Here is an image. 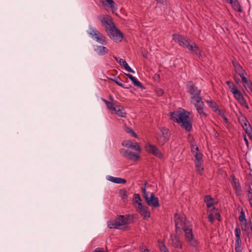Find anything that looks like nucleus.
I'll list each match as a JSON object with an SVG mask.
<instances>
[{"label": "nucleus", "mask_w": 252, "mask_h": 252, "mask_svg": "<svg viewBox=\"0 0 252 252\" xmlns=\"http://www.w3.org/2000/svg\"><path fill=\"white\" fill-rule=\"evenodd\" d=\"M141 190L143 196L145 200L147 199L149 196L146 189V184H145L144 186L141 188Z\"/></svg>", "instance_id": "obj_34"}, {"label": "nucleus", "mask_w": 252, "mask_h": 252, "mask_svg": "<svg viewBox=\"0 0 252 252\" xmlns=\"http://www.w3.org/2000/svg\"><path fill=\"white\" fill-rule=\"evenodd\" d=\"M206 102L208 104V102L212 101V100L211 99H207L206 100Z\"/></svg>", "instance_id": "obj_61"}, {"label": "nucleus", "mask_w": 252, "mask_h": 252, "mask_svg": "<svg viewBox=\"0 0 252 252\" xmlns=\"http://www.w3.org/2000/svg\"><path fill=\"white\" fill-rule=\"evenodd\" d=\"M184 231L186 239L189 245L193 247L196 246L197 245V242L193 237L191 225L184 229Z\"/></svg>", "instance_id": "obj_8"}, {"label": "nucleus", "mask_w": 252, "mask_h": 252, "mask_svg": "<svg viewBox=\"0 0 252 252\" xmlns=\"http://www.w3.org/2000/svg\"><path fill=\"white\" fill-rule=\"evenodd\" d=\"M241 78H242V80L243 81V82L245 84H246V85H247L249 83H250V82H249L247 79V78L245 76V73L243 74H240V76Z\"/></svg>", "instance_id": "obj_41"}, {"label": "nucleus", "mask_w": 252, "mask_h": 252, "mask_svg": "<svg viewBox=\"0 0 252 252\" xmlns=\"http://www.w3.org/2000/svg\"><path fill=\"white\" fill-rule=\"evenodd\" d=\"M102 100L106 104L108 109L112 113H113L114 110H116L115 108L116 107V106H115V104L113 102H109L103 98H102Z\"/></svg>", "instance_id": "obj_26"}, {"label": "nucleus", "mask_w": 252, "mask_h": 252, "mask_svg": "<svg viewBox=\"0 0 252 252\" xmlns=\"http://www.w3.org/2000/svg\"><path fill=\"white\" fill-rule=\"evenodd\" d=\"M247 86L248 88L250 89L251 92L252 93V83L250 82Z\"/></svg>", "instance_id": "obj_51"}, {"label": "nucleus", "mask_w": 252, "mask_h": 252, "mask_svg": "<svg viewBox=\"0 0 252 252\" xmlns=\"http://www.w3.org/2000/svg\"><path fill=\"white\" fill-rule=\"evenodd\" d=\"M119 63L120 65L124 66L125 68L129 72L133 73H135L134 71L129 67V66L125 60L123 59L119 60Z\"/></svg>", "instance_id": "obj_23"}, {"label": "nucleus", "mask_w": 252, "mask_h": 252, "mask_svg": "<svg viewBox=\"0 0 252 252\" xmlns=\"http://www.w3.org/2000/svg\"><path fill=\"white\" fill-rule=\"evenodd\" d=\"M236 237H240L241 235V230L239 228H236L235 230Z\"/></svg>", "instance_id": "obj_42"}, {"label": "nucleus", "mask_w": 252, "mask_h": 252, "mask_svg": "<svg viewBox=\"0 0 252 252\" xmlns=\"http://www.w3.org/2000/svg\"><path fill=\"white\" fill-rule=\"evenodd\" d=\"M236 180V179L235 178H233V187L235 189L237 192L240 193L241 191V187L240 184L238 183H237Z\"/></svg>", "instance_id": "obj_30"}, {"label": "nucleus", "mask_w": 252, "mask_h": 252, "mask_svg": "<svg viewBox=\"0 0 252 252\" xmlns=\"http://www.w3.org/2000/svg\"><path fill=\"white\" fill-rule=\"evenodd\" d=\"M173 39L179 43L180 46L188 49L192 54H195L198 57H201L198 47L195 44H191V40L189 38L181 34L174 33L172 35Z\"/></svg>", "instance_id": "obj_3"}, {"label": "nucleus", "mask_w": 252, "mask_h": 252, "mask_svg": "<svg viewBox=\"0 0 252 252\" xmlns=\"http://www.w3.org/2000/svg\"><path fill=\"white\" fill-rule=\"evenodd\" d=\"M137 209L138 212L144 219H147L150 218V213L149 208L147 206L140 204L139 207H137Z\"/></svg>", "instance_id": "obj_14"}, {"label": "nucleus", "mask_w": 252, "mask_h": 252, "mask_svg": "<svg viewBox=\"0 0 252 252\" xmlns=\"http://www.w3.org/2000/svg\"><path fill=\"white\" fill-rule=\"evenodd\" d=\"M157 95L160 96L163 94V91L161 89H158L156 91Z\"/></svg>", "instance_id": "obj_45"}, {"label": "nucleus", "mask_w": 252, "mask_h": 252, "mask_svg": "<svg viewBox=\"0 0 252 252\" xmlns=\"http://www.w3.org/2000/svg\"><path fill=\"white\" fill-rule=\"evenodd\" d=\"M126 131L127 133H129L133 137H136V136L135 133L132 129H130L129 128H126Z\"/></svg>", "instance_id": "obj_39"}, {"label": "nucleus", "mask_w": 252, "mask_h": 252, "mask_svg": "<svg viewBox=\"0 0 252 252\" xmlns=\"http://www.w3.org/2000/svg\"><path fill=\"white\" fill-rule=\"evenodd\" d=\"M247 136H248V135H245L244 136V140H245V142H248V139H247Z\"/></svg>", "instance_id": "obj_57"}, {"label": "nucleus", "mask_w": 252, "mask_h": 252, "mask_svg": "<svg viewBox=\"0 0 252 252\" xmlns=\"http://www.w3.org/2000/svg\"><path fill=\"white\" fill-rule=\"evenodd\" d=\"M191 151L192 153L193 152H195L196 151H198V147L196 145H192Z\"/></svg>", "instance_id": "obj_44"}, {"label": "nucleus", "mask_w": 252, "mask_h": 252, "mask_svg": "<svg viewBox=\"0 0 252 252\" xmlns=\"http://www.w3.org/2000/svg\"><path fill=\"white\" fill-rule=\"evenodd\" d=\"M108 179L110 181L117 184H125L126 182L124 179L112 176H109Z\"/></svg>", "instance_id": "obj_22"}, {"label": "nucleus", "mask_w": 252, "mask_h": 252, "mask_svg": "<svg viewBox=\"0 0 252 252\" xmlns=\"http://www.w3.org/2000/svg\"><path fill=\"white\" fill-rule=\"evenodd\" d=\"M239 220L241 222V223L242 222H246L245 213L243 211H241V215L239 218Z\"/></svg>", "instance_id": "obj_37"}, {"label": "nucleus", "mask_w": 252, "mask_h": 252, "mask_svg": "<svg viewBox=\"0 0 252 252\" xmlns=\"http://www.w3.org/2000/svg\"><path fill=\"white\" fill-rule=\"evenodd\" d=\"M126 75L130 79L135 86L141 88H143L142 84L140 82L138 81L132 75L130 74H126Z\"/></svg>", "instance_id": "obj_24"}, {"label": "nucleus", "mask_w": 252, "mask_h": 252, "mask_svg": "<svg viewBox=\"0 0 252 252\" xmlns=\"http://www.w3.org/2000/svg\"><path fill=\"white\" fill-rule=\"evenodd\" d=\"M241 125L247 134L249 139L252 141V128L245 118L243 117L240 121Z\"/></svg>", "instance_id": "obj_10"}, {"label": "nucleus", "mask_w": 252, "mask_h": 252, "mask_svg": "<svg viewBox=\"0 0 252 252\" xmlns=\"http://www.w3.org/2000/svg\"><path fill=\"white\" fill-rule=\"evenodd\" d=\"M232 93H233L235 97L240 102H242L244 100V98L241 93L235 86H233L232 88Z\"/></svg>", "instance_id": "obj_15"}, {"label": "nucleus", "mask_w": 252, "mask_h": 252, "mask_svg": "<svg viewBox=\"0 0 252 252\" xmlns=\"http://www.w3.org/2000/svg\"><path fill=\"white\" fill-rule=\"evenodd\" d=\"M193 155V156L195 157H196L197 155H199V154H200V152H199V151H196L195 152H193L192 153Z\"/></svg>", "instance_id": "obj_53"}, {"label": "nucleus", "mask_w": 252, "mask_h": 252, "mask_svg": "<svg viewBox=\"0 0 252 252\" xmlns=\"http://www.w3.org/2000/svg\"><path fill=\"white\" fill-rule=\"evenodd\" d=\"M109 37L115 41H121L123 38L122 33L115 26L107 32Z\"/></svg>", "instance_id": "obj_7"}, {"label": "nucleus", "mask_w": 252, "mask_h": 252, "mask_svg": "<svg viewBox=\"0 0 252 252\" xmlns=\"http://www.w3.org/2000/svg\"><path fill=\"white\" fill-rule=\"evenodd\" d=\"M145 247H145V246H142V249L143 251H144Z\"/></svg>", "instance_id": "obj_63"}, {"label": "nucleus", "mask_w": 252, "mask_h": 252, "mask_svg": "<svg viewBox=\"0 0 252 252\" xmlns=\"http://www.w3.org/2000/svg\"><path fill=\"white\" fill-rule=\"evenodd\" d=\"M204 202L206 203L208 208L211 207L213 205V199L209 195H206L204 197Z\"/></svg>", "instance_id": "obj_27"}, {"label": "nucleus", "mask_w": 252, "mask_h": 252, "mask_svg": "<svg viewBox=\"0 0 252 252\" xmlns=\"http://www.w3.org/2000/svg\"><path fill=\"white\" fill-rule=\"evenodd\" d=\"M114 58H115V60H116L117 62H118V63H119V60H120V59L119 58H117V57H114Z\"/></svg>", "instance_id": "obj_59"}, {"label": "nucleus", "mask_w": 252, "mask_h": 252, "mask_svg": "<svg viewBox=\"0 0 252 252\" xmlns=\"http://www.w3.org/2000/svg\"><path fill=\"white\" fill-rule=\"evenodd\" d=\"M88 34L97 42L102 45H106L107 41L106 37L101 32H100L96 29L89 26L87 31Z\"/></svg>", "instance_id": "obj_4"}, {"label": "nucleus", "mask_w": 252, "mask_h": 252, "mask_svg": "<svg viewBox=\"0 0 252 252\" xmlns=\"http://www.w3.org/2000/svg\"><path fill=\"white\" fill-rule=\"evenodd\" d=\"M235 252H242L241 248H235Z\"/></svg>", "instance_id": "obj_55"}, {"label": "nucleus", "mask_w": 252, "mask_h": 252, "mask_svg": "<svg viewBox=\"0 0 252 252\" xmlns=\"http://www.w3.org/2000/svg\"><path fill=\"white\" fill-rule=\"evenodd\" d=\"M149 251L148 249L145 247L144 251H143L142 252H148Z\"/></svg>", "instance_id": "obj_58"}, {"label": "nucleus", "mask_w": 252, "mask_h": 252, "mask_svg": "<svg viewBox=\"0 0 252 252\" xmlns=\"http://www.w3.org/2000/svg\"><path fill=\"white\" fill-rule=\"evenodd\" d=\"M251 206L252 207V197L248 198Z\"/></svg>", "instance_id": "obj_54"}, {"label": "nucleus", "mask_w": 252, "mask_h": 252, "mask_svg": "<svg viewBox=\"0 0 252 252\" xmlns=\"http://www.w3.org/2000/svg\"><path fill=\"white\" fill-rule=\"evenodd\" d=\"M171 240L172 242V244L174 245V246L176 248H181V243L180 242V239L179 238L175 235L171 236Z\"/></svg>", "instance_id": "obj_25"}, {"label": "nucleus", "mask_w": 252, "mask_h": 252, "mask_svg": "<svg viewBox=\"0 0 252 252\" xmlns=\"http://www.w3.org/2000/svg\"><path fill=\"white\" fill-rule=\"evenodd\" d=\"M102 4L106 6L111 8L112 10L115 9V3L113 0H99Z\"/></svg>", "instance_id": "obj_19"}, {"label": "nucleus", "mask_w": 252, "mask_h": 252, "mask_svg": "<svg viewBox=\"0 0 252 252\" xmlns=\"http://www.w3.org/2000/svg\"><path fill=\"white\" fill-rule=\"evenodd\" d=\"M174 221L176 231H180L181 229L184 230L191 225L190 222L187 220L185 216H180L177 214L174 216Z\"/></svg>", "instance_id": "obj_6"}, {"label": "nucleus", "mask_w": 252, "mask_h": 252, "mask_svg": "<svg viewBox=\"0 0 252 252\" xmlns=\"http://www.w3.org/2000/svg\"><path fill=\"white\" fill-rule=\"evenodd\" d=\"M228 2L231 4L232 7L238 12H242V9L239 2L237 0H226Z\"/></svg>", "instance_id": "obj_18"}, {"label": "nucleus", "mask_w": 252, "mask_h": 252, "mask_svg": "<svg viewBox=\"0 0 252 252\" xmlns=\"http://www.w3.org/2000/svg\"><path fill=\"white\" fill-rule=\"evenodd\" d=\"M145 201L148 205L153 208H156L160 205L158 198L155 195L153 192L150 194V196Z\"/></svg>", "instance_id": "obj_11"}, {"label": "nucleus", "mask_w": 252, "mask_h": 252, "mask_svg": "<svg viewBox=\"0 0 252 252\" xmlns=\"http://www.w3.org/2000/svg\"><path fill=\"white\" fill-rule=\"evenodd\" d=\"M188 93L191 95L190 101L194 105L201 117H206L207 115L204 110V103L200 96L201 91L192 83L187 84Z\"/></svg>", "instance_id": "obj_1"}, {"label": "nucleus", "mask_w": 252, "mask_h": 252, "mask_svg": "<svg viewBox=\"0 0 252 252\" xmlns=\"http://www.w3.org/2000/svg\"><path fill=\"white\" fill-rule=\"evenodd\" d=\"M190 113L183 109L171 112V119L174 122L179 124L180 126L187 131L192 129V119L189 116Z\"/></svg>", "instance_id": "obj_2"}, {"label": "nucleus", "mask_w": 252, "mask_h": 252, "mask_svg": "<svg viewBox=\"0 0 252 252\" xmlns=\"http://www.w3.org/2000/svg\"><path fill=\"white\" fill-rule=\"evenodd\" d=\"M127 222V217L121 215L115 219L109 221L107 222V226L111 229H121V227L126 224Z\"/></svg>", "instance_id": "obj_5"}, {"label": "nucleus", "mask_w": 252, "mask_h": 252, "mask_svg": "<svg viewBox=\"0 0 252 252\" xmlns=\"http://www.w3.org/2000/svg\"><path fill=\"white\" fill-rule=\"evenodd\" d=\"M92 252H105L101 249H96Z\"/></svg>", "instance_id": "obj_52"}, {"label": "nucleus", "mask_w": 252, "mask_h": 252, "mask_svg": "<svg viewBox=\"0 0 252 252\" xmlns=\"http://www.w3.org/2000/svg\"><path fill=\"white\" fill-rule=\"evenodd\" d=\"M247 197H248V198L252 197V189L251 188H250V189L248 190Z\"/></svg>", "instance_id": "obj_49"}, {"label": "nucleus", "mask_w": 252, "mask_h": 252, "mask_svg": "<svg viewBox=\"0 0 252 252\" xmlns=\"http://www.w3.org/2000/svg\"><path fill=\"white\" fill-rule=\"evenodd\" d=\"M95 51L99 55H103L108 52V49L104 46L97 45L94 49Z\"/></svg>", "instance_id": "obj_21"}, {"label": "nucleus", "mask_w": 252, "mask_h": 252, "mask_svg": "<svg viewBox=\"0 0 252 252\" xmlns=\"http://www.w3.org/2000/svg\"><path fill=\"white\" fill-rule=\"evenodd\" d=\"M119 194L124 201H125L127 198L126 191L125 189H120Z\"/></svg>", "instance_id": "obj_33"}, {"label": "nucleus", "mask_w": 252, "mask_h": 252, "mask_svg": "<svg viewBox=\"0 0 252 252\" xmlns=\"http://www.w3.org/2000/svg\"><path fill=\"white\" fill-rule=\"evenodd\" d=\"M251 223H252L251 221H250L249 222H247V221L242 222V224H241V226L242 230L245 231L246 232H248L250 230Z\"/></svg>", "instance_id": "obj_29"}, {"label": "nucleus", "mask_w": 252, "mask_h": 252, "mask_svg": "<svg viewBox=\"0 0 252 252\" xmlns=\"http://www.w3.org/2000/svg\"><path fill=\"white\" fill-rule=\"evenodd\" d=\"M208 104L209 105L210 107L213 109L214 111L218 107L217 103L212 100V101L208 102Z\"/></svg>", "instance_id": "obj_38"}, {"label": "nucleus", "mask_w": 252, "mask_h": 252, "mask_svg": "<svg viewBox=\"0 0 252 252\" xmlns=\"http://www.w3.org/2000/svg\"><path fill=\"white\" fill-rule=\"evenodd\" d=\"M160 250L161 252H168L164 244H161L160 246Z\"/></svg>", "instance_id": "obj_43"}, {"label": "nucleus", "mask_w": 252, "mask_h": 252, "mask_svg": "<svg viewBox=\"0 0 252 252\" xmlns=\"http://www.w3.org/2000/svg\"><path fill=\"white\" fill-rule=\"evenodd\" d=\"M188 140L189 142H192V141L194 140L193 136L190 134L188 135Z\"/></svg>", "instance_id": "obj_50"}, {"label": "nucleus", "mask_w": 252, "mask_h": 252, "mask_svg": "<svg viewBox=\"0 0 252 252\" xmlns=\"http://www.w3.org/2000/svg\"><path fill=\"white\" fill-rule=\"evenodd\" d=\"M226 84L229 87V88L231 89V91L232 92V88L233 86L234 85L230 81H226Z\"/></svg>", "instance_id": "obj_48"}, {"label": "nucleus", "mask_w": 252, "mask_h": 252, "mask_svg": "<svg viewBox=\"0 0 252 252\" xmlns=\"http://www.w3.org/2000/svg\"><path fill=\"white\" fill-rule=\"evenodd\" d=\"M118 86H121L124 88H126L124 84L122 83V80L119 78H115L113 80Z\"/></svg>", "instance_id": "obj_35"}, {"label": "nucleus", "mask_w": 252, "mask_h": 252, "mask_svg": "<svg viewBox=\"0 0 252 252\" xmlns=\"http://www.w3.org/2000/svg\"><path fill=\"white\" fill-rule=\"evenodd\" d=\"M222 117L223 119V120H224V122L225 123H227L228 122V119L226 118V117H225L224 116V115H223Z\"/></svg>", "instance_id": "obj_56"}, {"label": "nucleus", "mask_w": 252, "mask_h": 252, "mask_svg": "<svg viewBox=\"0 0 252 252\" xmlns=\"http://www.w3.org/2000/svg\"><path fill=\"white\" fill-rule=\"evenodd\" d=\"M250 230H251L252 231V223H251V225H250Z\"/></svg>", "instance_id": "obj_60"}, {"label": "nucleus", "mask_w": 252, "mask_h": 252, "mask_svg": "<svg viewBox=\"0 0 252 252\" xmlns=\"http://www.w3.org/2000/svg\"><path fill=\"white\" fill-rule=\"evenodd\" d=\"M120 153L123 157L133 161H137L139 160L140 158L138 154L125 149H121Z\"/></svg>", "instance_id": "obj_9"}, {"label": "nucleus", "mask_w": 252, "mask_h": 252, "mask_svg": "<svg viewBox=\"0 0 252 252\" xmlns=\"http://www.w3.org/2000/svg\"><path fill=\"white\" fill-rule=\"evenodd\" d=\"M145 148L148 153H151L159 158L162 157L161 153L156 146L152 145L150 143H147Z\"/></svg>", "instance_id": "obj_12"}, {"label": "nucleus", "mask_w": 252, "mask_h": 252, "mask_svg": "<svg viewBox=\"0 0 252 252\" xmlns=\"http://www.w3.org/2000/svg\"><path fill=\"white\" fill-rule=\"evenodd\" d=\"M195 166L197 168V171L199 173H201V171L203 170V168L201 167L203 163V160L195 161Z\"/></svg>", "instance_id": "obj_32"}, {"label": "nucleus", "mask_w": 252, "mask_h": 252, "mask_svg": "<svg viewBox=\"0 0 252 252\" xmlns=\"http://www.w3.org/2000/svg\"><path fill=\"white\" fill-rule=\"evenodd\" d=\"M232 64L233 65L235 71L240 76V74L245 73V71L242 66L236 61H232Z\"/></svg>", "instance_id": "obj_17"}, {"label": "nucleus", "mask_w": 252, "mask_h": 252, "mask_svg": "<svg viewBox=\"0 0 252 252\" xmlns=\"http://www.w3.org/2000/svg\"><path fill=\"white\" fill-rule=\"evenodd\" d=\"M133 201V203L134 204L137 205V206H136V207H139V204H142L141 202H142L140 196L139 194H134Z\"/></svg>", "instance_id": "obj_28"}, {"label": "nucleus", "mask_w": 252, "mask_h": 252, "mask_svg": "<svg viewBox=\"0 0 252 252\" xmlns=\"http://www.w3.org/2000/svg\"><path fill=\"white\" fill-rule=\"evenodd\" d=\"M216 216H218V218H217V219H218V218L220 217V215H219L218 213H217V214H216Z\"/></svg>", "instance_id": "obj_64"}, {"label": "nucleus", "mask_w": 252, "mask_h": 252, "mask_svg": "<svg viewBox=\"0 0 252 252\" xmlns=\"http://www.w3.org/2000/svg\"><path fill=\"white\" fill-rule=\"evenodd\" d=\"M242 241L240 237H236L235 248H241Z\"/></svg>", "instance_id": "obj_36"}, {"label": "nucleus", "mask_w": 252, "mask_h": 252, "mask_svg": "<svg viewBox=\"0 0 252 252\" xmlns=\"http://www.w3.org/2000/svg\"><path fill=\"white\" fill-rule=\"evenodd\" d=\"M215 219V217L213 216V214H210L208 216V220L210 221L211 222H213V220H214Z\"/></svg>", "instance_id": "obj_47"}, {"label": "nucleus", "mask_w": 252, "mask_h": 252, "mask_svg": "<svg viewBox=\"0 0 252 252\" xmlns=\"http://www.w3.org/2000/svg\"><path fill=\"white\" fill-rule=\"evenodd\" d=\"M215 111L218 115L222 117L224 115V112L222 110L220 109L218 107L216 109Z\"/></svg>", "instance_id": "obj_40"}, {"label": "nucleus", "mask_w": 252, "mask_h": 252, "mask_svg": "<svg viewBox=\"0 0 252 252\" xmlns=\"http://www.w3.org/2000/svg\"><path fill=\"white\" fill-rule=\"evenodd\" d=\"M164 139L163 140H168L170 136V133L168 130L165 128H163L161 130Z\"/></svg>", "instance_id": "obj_31"}, {"label": "nucleus", "mask_w": 252, "mask_h": 252, "mask_svg": "<svg viewBox=\"0 0 252 252\" xmlns=\"http://www.w3.org/2000/svg\"><path fill=\"white\" fill-rule=\"evenodd\" d=\"M102 26L105 28L106 32L115 26L112 18L109 16H103L101 20Z\"/></svg>", "instance_id": "obj_13"}, {"label": "nucleus", "mask_w": 252, "mask_h": 252, "mask_svg": "<svg viewBox=\"0 0 252 252\" xmlns=\"http://www.w3.org/2000/svg\"><path fill=\"white\" fill-rule=\"evenodd\" d=\"M195 161L202 160V155L201 154H199L196 157H195Z\"/></svg>", "instance_id": "obj_46"}, {"label": "nucleus", "mask_w": 252, "mask_h": 252, "mask_svg": "<svg viewBox=\"0 0 252 252\" xmlns=\"http://www.w3.org/2000/svg\"><path fill=\"white\" fill-rule=\"evenodd\" d=\"M116 110H114L112 113H115L119 117H126V113L123 107L116 105Z\"/></svg>", "instance_id": "obj_16"}, {"label": "nucleus", "mask_w": 252, "mask_h": 252, "mask_svg": "<svg viewBox=\"0 0 252 252\" xmlns=\"http://www.w3.org/2000/svg\"><path fill=\"white\" fill-rule=\"evenodd\" d=\"M122 145L126 148H131L133 150L140 151V146L136 143H122Z\"/></svg>", "instance_id": "obj_20"}, {"label": "nucleus", "mask_w": 252, "mask_h": 252, "mask_svg": "<svg viewBox=\"0 0 252 252\" xmlns=\"http://www.w3.org/2000/svg\"><path fill=\"white\" fill-rule=\"evenodd\" d=\"M235 82H236L237 83H239V79L237 80V79H236V78H235Z\"/></svg>", "instance_id": "obj_62"}]
</instances>
